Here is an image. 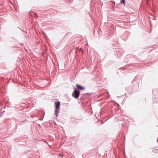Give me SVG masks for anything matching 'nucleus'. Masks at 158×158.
Listing matches in <instances>:
<instances>
[{
  "label": "nucleus",
  "instance_id": "obj_3",
  "mask_svg": "<svg viewBox=\"0 0 158 158\" xmlns=\"http://www.w3.org/2000/svg\"><path fill=\"white\" fill-rule=\"evenodd\" d=\"M76 86L77 88L80 90H83L85 89V88L84 87L81 86L78 84H76Z\"/></svg>",
  "mask_w": 158,
  "mask_h": 158
},
{
  "label": "nucleus",
  "instance_id": "obj_2",
  "mask_svg": "<svg viewBox=\"0 0 158 158\" xmlns=\"http://www.w3.org/2000/svg\"><path fill=\"white\" fill-rule=\"evenodd\" d=\"M80 93L78 90H75L74 91L73 94V96L75 98H77L79 96Z\"/></svg>",
  "mask_w": 158,
  "mask_h": 158
},
{
  "label": "nucleus",
  "instance_id": "obj_6",
  "mask_svg": "<svg viewBox=\"0 0 158 158\" xmlns=\"http://www.w3.org/2000/svg\"><path fill=\"white\" fill-rule=\"evenodd\" d=\"M157 142L158 143V138L157 139Z\"/></svg>",
  "mask_w": 158,
  "mask_h": 158
},
{
  "label": "nucleus",
  "instance_id": "obj_4",
  "mask_svg": "<svg viewBox=\"0 0 158 158\" xmlns=\"http://www.w3.org/2000/svg\"><path fill=\"white\" fill-rule=\"evenodd\" d=\"M120 3L122 4H124L125 3V0H121Z\"/></svg>",
  "mask_w": 158,
  "mask_h": 158
},
{
  "label": "nucleus",
  "instance_id": "obj_5",
  "mask_svg": "<svg viewBox=\"0 0 158 158\" xmlns=\"http://www.w3.org/2000/svg\"><path fill=\"white\" fill-rule=\"evenodd\" d=\"M35 16L36 17V18H37L38 17V15H37V14L36 13H35Z\"/></svg>",
  "mask_w": 158,
  "mask_h": 158
},
{
  "label": "nucleus",
  "instance_id": "obj_1",
  "mask_svg": "<svg viewBox=\"0 0 158 158\" xmlns=\"http://www.w3.org/2000/svg\"><path fill=\"white\" fill-rule=\"evenodd\" d=\"M54 106L55 107V113L56 116L57 117L60 113V102L59 101H55L54 102Z\"/></svg>",
  "mask_w": 158,
  "mask_h": 158
}]
</instances>
